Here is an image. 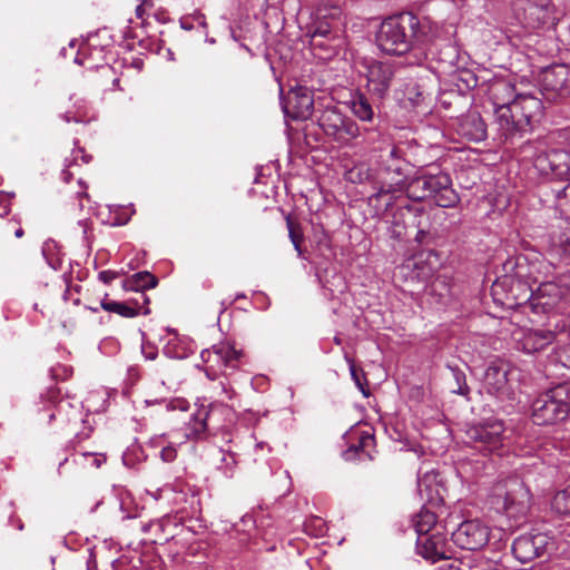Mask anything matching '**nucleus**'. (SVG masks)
Segmentation results:
<instances>
[{"label": "nucleus", "instance_id": "f257e3e1", "mask_svg": "<svg viewBox=\"0 0 570 570\" xmlns=\"http://www.w3.org/2000/svg\"><path fill=\"white\" fill-rule=\"evenodd\" d=\"M436 37L435 27L421 20L412 12L404 11L384 19L376 35L377 47L391 56H403L424 48Z\"/></svg>", "mask_w": 570, "mask_h": 570}, {"label": "nucleus", "instance_id": "f03ea898", "mask_svg": "<svg viewBox=\"0 0 570 570\" xmlns=\"http://www.w3.org/2000/svg\"><path fill=\"white\" fill-rule=\"evenodd\" d=\"M409 164L402 158L399 147L393 146L387 154L381 156L380 176L381 186L376 193L370 196L368 203L383 213L392 207L397 199L396 194L406 186V170Z\"/></svg>", "mask_w": 570, "mask_h": 570}, {"label": "nucleus", "instance_id": "7ed1b4c3", "mask_svg": "<svg viewBox=\"0 0 570 570\" xmlns=\"http://www.w3.org/2000/svg\"><path fill=\"white\" fill-rule=\"evenodd\" d=\"M543 114L542 101L532 95H518L510 109H503L501 114V127L499 129L503 142L513 144L517 138L532 130V124L538 121Z\"/></svg>", "mask_w": 570, "mask_h": 570}, {"label": "nucleus", "instance_id": "20e7f679", "mask_svg": "<svg viewBox=\"0 0 570 570\" xmlns=\"http://www.w3.org/2000/svg\"><path fill=\"white\" fill-rule=\"evenodd\" d=\"M404 190L409 199L422 202L434 198L436 205L443 208H453L460 202L452 188L451 177L442 171L416 176L406 184Z\"/></svg>", "mask_w": 570, "mask_h": 570}, {"label": "nucleus", "instance_id": "39448f33", "mask_svg": "<svg viewBox=\"0 0 570 570\" xmlns=\"http://www.w3.org/2000/svg\"><path fill=\"white\" fill-rule=\"evenodd\" d=\"M492 504L510 515H523L531 507L532 495L524 481L512 475L497 482L492 488Z\"/></svg>", "mask_w": 570, "mask_h": 570}, {"label": "nucleus", "instance_id": "423d86ee", "mask_svg": "<svg viewBox=\"0 0 570 570\" xmlns=\"http://www.w3.org/2000/svg\"><path fill=\"white\" fill-rule=\"evenodd\" d=\"M523 158L531 159L537 170L544 176L562 177L570 169V154L562 149H549L543 140H528L519 147Z\"/></svg>", "mask_w": 570, "mask_h": 570}, {"label": "nucleus", "instance_id": "0eeeda50", "mask_svg": "<svg viewBox=\"0 0 570 570\" xmlns=\"http://www.w3.org/2000/svg\"><path fill=\"white\" fill-rule=\"evenodd\" d=\"M511 292L515 305L529 302L532 307H542L543 311L553 308L563 299L557 278L541 283L535 291L529 288L527 284L520 279L512 281Z\"/></svg>", "mask_w": 570, "mask_h": 570}, {"label": "nucleus", "instance_id": "6e6552de", "mask_svg": "<svg viewBox=\"0 0 570 570\" xmlns=\"http://www.w3.org/2000/svg\"><path fill=\"white\" fill-rule=\"evenodd\" d=\"M242 356L243 353L228 343L216 344L200 354L205 374L210 380H216L219 375L227 377L234 373L239 367Z\"/></svg>", "mask_w": 570, "mask_h": 570}, {"label": "nucleus", "instance_id": "1a4fd4ad", "mask_svg": "<svg viewBox=\"0 0 570 570\" xmlns=\"http://www.w3.org/2000/svg\"><path fill=\"white\" fill-rule=\"evenodd\" d=\"M505 429L500 420H488L478 425L470 426L466 434V443L483 453H491L503 445Z\"/></svg>", "mask_w": 570, "mask_h": 570}, {"label": "nucleus", "instance_id": "9d476101", "mask_svg": "<svg viewBox=\"0 0 570 570\" xmlns=\"http://www.w3.org/2000/svg\"><path fill=\"white\" fill-rule=\"evenodd\" d=\"M554 549V542L547 533H525L518 537L512 544V553L521 563H529L543 558Z\"/></svg>", "mask_w": 570, "mask_h": 570}, {"label": "nucleus", "instance_id": "9b49d317", "mask_svg": "<svg viewBox=\"0 0 570 570\" xmlns=\"http://www.w3.org/2000/svg\"><path fill=\"white\" fill-rule=\"evenodd\" d=\"M318 125L327 136L338 142L346 144L360 136L357 124L335 108L325 109L318 119Z\"/></svg>", "mask_w": 570, "mask_h": 570}, {"label": "nucleus", "instance_id": "f8f14e48", "mask_svg": "<svg viewBox=\"0 0 570 570\" xmlns=\"http://www.w3.org/2000/svg\"><path fill=\"white\" fill-rule=\"evenodd\" d=\"M541 90L547 99L570 96V65H554L542 71Z\"/></svg>", "mask_w": 570, "mask_h": 570}, {"label": "nucleus", "instance_id": "ddd939ff", "mask_svg": "<svg viewBox=\"0 0 570 570\" xmlns=\"http://www.w3.org/2000/svg\"><path fill=\"white\" fill-rule=\"evenodd\" d=\"M285 115L293 120H307L314 110V94L305 86L292 88L283 101Z\"/></svg>", "mask_w": 570, "mask_h": 570}, {"label": "nucleus", "instance_id": "4468645a", "mask_svg": "<svg viewBox=\"0 0 570 570\" xmlns=\"http://www.w3.org/2000/svg\"><path fill=\"white\" fill-rule=\"evenodd\" d=\"M568 415L562 402L557 401L553 389L540 395L532 403V419L538 425L553 424Z\"/></svg>", "mask_w": 570, "mask_h": 570}, {"label": "nucleus", "instance_id": "2eb2a0df", "mask_svg": "<svg viewBox=\"0 0 570 570\" xmlns=\"http://www.w3.org/2000/svg\"><path fill=\"white\" fill-rule=\"evenodd\" d=\"M489 534L490 531L485 524L479 520H468L452 532V540L461 549L479 550L489 541Z\"/></svg>", "mask_w": 570, "mask_h": 570}, {"label": "nucleus", "instance_id": "dca6fc26", "mask_svg": "<svg viewBox=\"0 0 570 570\" xmlns=\"http://www.w3.org/2000/svg\"><path fill=\"white\" fill-rule=\"evenodd\" d=\"M366 88L377 99H383L391 87L394 78L392 65L382 61H372L366 67Z\"/></svg>", "mask_w": 570, "mask_h": 570}, {"label": "nucleus", "instance_id": "f3484780", "mask_svg": "<svg viewBox=\"0 0 570 570\" xmlns=\"http://www.w3.org/2000/svg\"><path fill=\"white\" fill-rule=\"evenodd\" d=\"M566 327V324L561 326L556 324V330L529 328L522 331L518 338V347L529 354L541 352L551 345L557 340V333L564 332Z\"/></svg>", "mask_w": 570, "mask_h": 570}, {"label": "nucleus", "instance_id": "a211bd4d", "mask_svg": "<svg viewBox=\"0 0 570 570\" xmlns=\"http://www.w3.org/2000/svg\"><path fill=\"white\" fill-rule=\"evenodd\" d=\"M446 546V538L441 531L421 534L416 540L417 553L432 562L448 558Z\"/></svg>", "mask_w": 570, "mask_h": 570}, {"label": "nucleus", "instance_id": "6ab92c4d", "mask_svg": "<svg viewBox=\"0 0 570 570\" xmlns=\"http://www.w3.org/2000/svg\"><path fill=\"white\" fill-rule=\"evenodd\" d=\"M490 99L494 106V112L499 128L501 127V114L503 109H510V104L518 98L514 86L505 80L494 81L489 88Z\"/></svg>", "mask_w": 570, "mask_h": 570}, {"label": "nucleus", "instance_id": "aec40b11", "mask_svg": "<svg viewBox=\"0 0 570 570\" xmlns=\"http://www.w3.org/2000/svg\"><path fill=\"white\" fill-rule=\"evenodd\" d=\"M458 134L469 140L479 142L487 138L488 129L481 115L476 111H469L458 120Z\"/></svg>", "mask_w": 570, "mask_h": 570}, {"label": "nucleus", "instance_id": "412c9836", "mask_svg": "<svg viewBox=\"0 0 570 570\" xmlns=\"http://www.w3.org/2000/svg\"><path fill=\"white\" fill-rule=\"evenodd\" d=\"M484 389L493 395H503L508 389V366L501 361L489 364L483 377Z\"/></svg>", "mask_w": 570, "mask_h": 570}, {"label": "nucleus", "instance_id": "4be33fe9", "mask_svg": "<svg viewBox=\"0 0 570 570\" xmlns=\"http://www.w3.org/2000/svg\"><path fill=\"white\" fill-rule=\"evenodd\" d=\"M338 21L334 18H317L309 27L306 36L309 38V45H320L322 37H340Z\"/></svg>", "mask_w": 570, "mask_h": 570}, {"label": "nucleus", "instance_id": "5701e85b", "mask_svg": "<svg viewBox=\"0 0 570 570\" xmlns=\"http://www.w3.org/2000/svg\"><path fill=\"white\" fill-rule=\"evenodd\" d=\"M158 279L149 272H139L124 281L122 287L126 291L140 292L144 303H148V298L145 296L144 291L153 288L157 285Z\"/></svg>", "mask_w": 570, "mask_h": 570}, {"label": "nucleus", "instance_id": "b1692460", "mask_svg": "<svg viewBox=\"0 0 570 570\" xmlns=\"http://www.w3.org/2000/svg\"><path fill=\"white\" fill-rule=\"evenodd\" d=\"M213 415L214 413L205 407L197 410L188 423L190 435L197 439L203 438L210 430Z\"/></svg>", "mask_w": 570, "mask_h": 570}, {"label": "nucleus", "instance_id": "393cba45", "mask_svg": "<svg viewBox=\"0 0 570 570\" xmlns=\"http://www.w3.org/2000/svg\"><path fill=\"white\" fill-rule=\"evenodd\" d=\"M436 522L438 518L436 514L428 509L426 507H423L414 517H413V527L419 535H423L426 533H431V531H438L436 530Z\"/></svg>", "mask_w": 570, "mask_h": 570}, {"label": "nucleus", "instance_id": "a878e982", "mask_svg": "<svg viewBox=\"0 0 570 570\" xmlns=\"http://www.w3.org/2000/svg\"><path fill=\"white\" fill-rule=\"evenodd\" d=\"M353 115L361 121H372L374 118V108L370 99L363 92H356L351 101Z\"/></svg>", "mask_w": 570, "mask_h": 570}, {"label": "nucleus", "instance_id": "bb28decb", "mask_svg": "<svg viewBox=\"0 0 570 570\" xmlns=\"http://www.w3.org/2000/svg\"><path fill=\"white\" fill-rule=\"evenodd\" d=\"M100 307L107 312L116 313L122 317L131 318L139 314L140 306L138 305V301H135L134 305H130L125 302H115L107 301L104 298L100 302Z\"/></svg>", "mask_w": 570, "mask_h": 570}, {"label": "nucleus", "instance_id": "cd10ccee", "mask_svg": "<svg viewBox=\"0 0 570 570\" xmlns=\"http://www.w3.org/2000/svg\"><path fill=\"white\" fill-rule=\"evenodd\" d=\"M320 45H309L315 56L320 58H328L333 55H336L338 47L342 45L341 37H322L318 39Z\"/></svg>", "mask_w": 570, "mask_h": 570}, {"label": "nucleus", "instance_id": "c85d7f7f", "mask_svg": "<svg viewBox=\"0 0 570 570\" xmlns=\"http://www.w3.org/2000/svg\"><path fill=\"white\" fill-rule=\"evenodd\" d=\"M286 226L288 229L289 239L297 252L299 257H304L302 243L304 242V233L299 223H296L292 219L291 215L286 216Z\"/></svg>", "mask_w": 570, "mask_h": 570}, {"label": "nucleus", "instance_id": "c756f323", "mask_svg": "<svg viewBox=\"0 0 570 570\" xmlns=\"http://www.w3.org/2000/svg\"><path fill=\"white\" fill-rule=\"evenodd\" d=\"M551 508L558 514L570 515V484L553 495Z\"/></svg>", "mask_w": 570, "mask_h": 570}, {"label": "nucleus", "instance_id": "7c9ffc66", "mask_svg": "<svg viewBox=\"0 0 570 570\" xmlns=\"http://www.w3.org/2000/svg\"><path fill=\"white\" fill-rule=\"evenodd\" d=\"M345 358L348 363L350 373H351V376H352L355 385L358 387V390L362 392V394L364 396H368L370 390H368V383L366 380L365 372L362 368L356 366L353 358H351L348 356H345Z\"/></svg>", "mask_w": 570, "mask_h": 570}, {"label": "nucleus", "instance_id": "2f4dec72", "mask_svg": "<svg viewBox=\"0 0 570 570\" xmlns=\"http://www.w3.org/2000/svg\"><path fill=\"white\" fill-rule=\"evenodd\" d=\"M558 402H562L566 411L570 412V381L558 384L552 387Z\"/></svg>", "mask_w": 570, "mask_h": 570}, {"label": "nucleus", "instance_id": "473e14b6", "mask_svg": "<svg viewBox=\"0 0 570 570\" xmlns=\"http://www.w3.org/2000/svg\"><path fill=\"white\" fill-rule=\"evenodd\" d=\"M214 393L222 403L232 400L234 396V390L228 381H220Z\"/></svg>", "mask_w": 570, "mask_h": 570}, {"label": "nucleus", "instance_id": "72a5a7b5", "mask_svg": "<svg viewBox=\"0 0 570 570\" xmlns=\"http://www.w3.org/2000/svg\"><path fill=\"white\" fill-rule=\"evenodd\" d=\"M374 443H375V439L373 435L371 434H365V435H362L358 440V444L357 445H353L348 449V452L351 451H355V452H358L361 451L362 453H366V455L371 459V454L370 452L367 451L370 448L374 446Z\"/></svg>", "mask_w": 570, "mask_h": 570}, {"label": "nucleus", "instance_id": "f704fd0d", "mask_svg": "<svg viewBox=\"0 0 570 570\" xmlns=\"http://www.w3.org/2000/svg\"><path fill=\"white\" fill-rule=\"evenodd\" d=\"M452 372L456 383V387H454L452 391L460 395H466L469 393V386L466 384L464 373L459 370H452Z\"/></svg>", "mask_w": 570, "mask_h": 570}, {"label": "nucleus", "instance_id": "c9c22d12", "mask_svg": "<svg viewBox=\"0 0 570 570\" xmlns=\"http://www.w3.org/2000/svg\"><path fill=\"white\" fill-rule=\"evenodd\" d=\"M563 299L570 301V272L563 273L557 277Z\"/></svg>", "mask_w": 570, "mask_h": 570}, {"label": "nucleus", "instance_id": "e433bc0d", "mask_svg": "<svg viewBox=\"0 0 570 570\" xmlns=\"http://www.w3.org/2000/svg\"><path fill=\"white\" fill-rule=\"evenodd\" d=\"M458 78H459V80H461L465 85L466 89L474 88L478 85V78L470 70H461V71H459Z\"/></svg>", "mask_w": 570, "mask_h": 570}, {"label": "nucleus", "instance_id": "4c0bfd02", "mask_svg": "<svg viewBox=\"0 0 570 570\" xmlns=\"http://www.w3.org/2000/svg\"><path fill=\"white\" fill-rule=\"evenodd\" d=\"M569 195H570V185L566 186L564 188L559 190L557 194V200H558L557 206L560 209V212L568 217H570V210H568L566 208V204L563 203V200L567 199Z\"/></svg>", "mask_w": 570, "mask_h": 570}, {"label": "nucleus", "instance_id": "58836bf2", "mask_svg": "<svg viewBox=\"0 0 570 570\" xmlns=\"http://www.w3.org/2000/svg\"><path fill=\"white\" fill-rule=\"evenodd\" d=\"M558 358L566 366L570 368V338L558 348Z\"/></svg>", "mask_w": 570, "mask_h": 570}, {"label": "nucleus", "instance_id": "ea45409f", "mask_svg": "<svg viewBox=\"0 0 570 570\" xmlns=\"http://www.w3.org/2000/svg\"><path fill=\"white\" fill-rule=\"evenodd\" d=\"M407 95V99L413 106H419L424 100L423 92L419 90V86L416 85L409 89Z\"/></svg>", "mask_w": 570, "mask_h": 570}, {"label": "nucleus", "instance_id": "a19ab883", "mask_svg": "<svg viewBox=\"0 0 570 570\" xmlns=\"http://www.w3.org/2000/svg\"><path fill=\"white\" fill-rule=\"evenodd\" d=\"M222 461L225 463L227 470L232 471L237 464L236 454L227 451L226 453L222 452Z\"/></svg>", "mask_w": 570, "mask_h": 570}, {"label": "nucleus", "instance_id": "79ce46f5", "mask_svg": "<svg viewBox=\"0 0 570 570\" xmlns=\"http://www.w3.org/2000/svg\"><path fill=\"white\" fill-rule=\"evenodd\" d=\"M68 406H70L69 401L60 400L55 406L56 411L50 414V420H55L57 416L62 417Z\"/></svg>", "mask_w": 570, "mask_h": 570}, {"label": "nucleus", "instance_id": "37998d69", "mask_svg": "<svg viewBox=\"0 0 570 570\" xmlns=\"http://www.w3.org/2000/svg\"><path fill=\"white\" fill-rule=\"evenodd\" d=\"M10 210V197L4 191H0V216L8 214Z\"/></svg>", "mask_w": 570, "mask_h": 570}, {"label": "nucleus", "instance_id": "c03bdc74", "mask_svg": "<svg viewBox=\"0 0 570 570\" xmlns=\"http://www.w3.org/2000/svg\"><path fill=\"white\" fill-rule=\"evenodd\" d=\"M118 273L114 271H101L98 274L99 281H101L105 284H110L112 281H115L118 277Z\"/></svg>", "mask_w": 570, "mask_h": 570}, {"label": "nucleus", "instance_id": "a18cd8bd", "mask_svg": "<svg viewBox=\"0 0 570 570\" xmlns=\"http://www.w3.org/2000/svg\"><path fill=\"white\" fill-rule=\"evenodd\" d=\"M78 226L81 228V236L85 240L90 239L91 223L88 219H81L78 222Z\"/></svg>", "mask_w": 570, "mask_h": 570}, {"label": "nucleus", "instance_id": "49530a36", "mask_svg": "<svg viewBox=\"0 0 570 570\" xmlns=\"http://www.w3.org/2000/svg\"><path fill=\"white\" fill-rule=\"evenodd\" d=\"M176 449L173 446H166L161 450L160 456L165 462H171L176 458Z\"/></svg>", "mask_w": 570, "mask_h": 570}, {"label": "nucleus", "instance_id": "de8ad7c7", "mask_svg": "<svg viewBox=\"0 0 570 570\" xmlns=\"http://www.w3.org/2000/svg\"><path fill=\"white\" fill-rule=\"evenodd\" d=\"M558 246L562 250V253L567 256H570V237L567 235H561L559 237Z\"/></svg>", "mask_w": 570, "mask_h": 570}, {"label": "nucleus", "instance_id": "09e8293b", "mask_svg": "<svg viewBox=\"0 0 570 570\" xmlns=\"http://www.w3.org/2000/svg\"><path fill=\"white\" fill-rule=\"evenodd\" d=\"M63 119L67 122H70V121L80 122V121H83V115L80 111L72 112V111L68 110L63 114Z\"/></svg>", "mask_w": 570, "mask_h": 570}, {"label": "nucleus", "instance_id": "8fccbe9b", "mask_svg": "<svg viewBox=\"0 0 570 570\" xmlns=\"http://www.w3.org/2000/svg\"><path fill=\"white\" fill-rule=\"evenodd\" d=\"M417 227H419V230L415 235V240L420 244L424 243L425 239L429 237V232L425 230L423 227H422V224L421 222L417 223Z\"/></svg>", "mask_w": 570, "mask_h": 570}, {"label": "nucleus", "instance_id": "3c124183", "mask_svg": "<svg viewBox=\"0 0 570 570\" xmlns=\"http://www.w3.org/2000/svg\"><path fill=\"white\" fill-rule=\"evenodd\" d=\"M407 213L413 214L414 216L422 215L424 213L423 207L413 206V205H404L402 206Z\"/></svg>", "mask_w": 570, "mask_h": 570}, {"label": "nucleus", "instance_id": "603ef678", "mask_svg": "<svg viewBox=\"0 0 570 570\" xmlns=\"http://www.w3.org/2000/svg\"><path fill=\"white\" fill-rule=\"evenodd\" d=\"M80 155L81 159H82V163L83 164H88L90 160H91V156L90 155H87L85 154V151L82 149H77L75 151V155H73V160L77 161L78 159V156Z\"/></svg>", "mask_w": 570, "mask_h": 570}, {"label": "nucleus", "instance_id": "864d4df0", "mask_svg": "<svg viewBox=\"0 0 570 570\" xmlns=\"http://www.w3.org/2000/svg\"><path fill=\"white\" fill-rule=\"evenodd\" d=\"M440 570H465V564L461 563V566H458V564L451 563V564H448L446 567L441 568Z\"/></svg>", "mask_w": 570, "mask_h": 570}, {"label": "nucleus", "instance_id": "5fc2aeb1", "mask_svg": "<svg viewBox=\"0 0 570 570\" xmlns=\"http://www.w3.org/2000/svg\"><path fill=\"white\" fill-rule=\"evenodd\" d=\"M78 198H79V206L80 208L83 207V199H89V195L87 194V191L82 190V191H79L78 193Z\"/></svg>", "mask_w": 570, "mask_h": 570}, {"label": "nucleus", "instance_id": "6e6d98bb", "mask_svg": "<svg viewBox=\"0 0 570 570\" xmlns=\"http://www.w3.org/2000/svg\"><path fill=\"white\" fill-rule=\"evenodd\" d=\"M264 449H266L267 452H271V448L267 445V444H264V443H257L255 445V453H257L258 451H264Z\"/></svg>", "mask_w": 570, "mask_h": 570}, {"label": "nucleus", "instance_id": "4d7b16f0", "mask_svg": "<svg viewBox=\"0 0 570 570\" xmlns=\"http://www.w3.org/2000/svg\"><path fill=\"white\" fill-rule=\"evenodd\" d=\"M61 176H62V179H63L66 183H68V181H69V179L71 178L72 174H71L69 170H66V169H65V170H62Z\"/></svg>", "mask_w": 570, "mask_h": 570}, {"label": "nucleus", "instance_id": "13d9d810", "mask_svg": "<svg viewBox=\"0 0 570 570\" xmlns=\"http://www.w3.org/2000/svg\"><path fill=\"white\" fill-rule=\"evenodd\" d=\"M428 488L426 485V481H425V478L424 479H420L419 480V483H417V488H419V492L422 493L423 492V488Z\"/></svg>", "mask_w": 570, "mask_h": 570}, {"label": "nucleus", "instance_id": "bf43d9fd", "mask_svg": "<svg viewBox=\"0 0 570 570\" xmlns=\"http://www.w3.org/2000/svg\"><path fill=\"white\" fill-rule=\"evenodd\" d=\"M23 235H24V232H23V229H22L21 227L17 228V229L14 230V236H16L17 238H21Z\"/></svg>", "mask_w": 570, "mask_h": 570}, {"label": "nucleus", "instance_id": "052dcab7", "mask_svg": "<svg viewBox=\"0 0 570 570\" xmlns=\"http://www.w3.org/2000/svg\"><path fill=\"white\" fill-rule=\"evenodd\" d=\"M132 65H134L137 69H141V67H142V60H140V59H136V60H134Z\"/></svg>", "mask_w": 570, "mask_h": 570}, {"label": "nucleus", "instance_id": "680f3d73", "mask_svg": "<svg viewBox=\"0 0 570 570\" xmlns=\"http://www.w3.org/2000/svg\"><path fill=\"white\" fill-rule=\"evenodd\" d=\"M500 287V284L495 283L493 286H492V291L494 294H497V291L498 288Z\"/></svg>", "mask_w": 570, "mask_h": 570}, {"label": "nucleus", "instance_id": "e2e57ef3", "mask_svg": "<svg viewBox=\"0 0 570 570\" xmlns=\"http://www.w3.org/2000/svg\"><path fill=\"white\" fill-rule=\"evenodd\" d=\"M67 461H68V459H67V458H65V459L59 463V469H60V468H61V465H62L63 463H66Z\"/></svg>", "mask_w": 570, "mask_h": 570}, {"label": "nucleus", "instance_id": "0e129e2a", "mask_svg": "<svg viewBox=\"0 0 570 570\" xmlns=\"http://www.w3.org/2000/svg\"><path fill=\"white\" fill-rule=\"evenodd\" d=\"M89 309L92 311V312H97L98 311V308L95 307V306L89 307Z\"/></svg>", "mask_w": 570, "mask_h": 570}, {"label": "nucleus", "instance_id": "69168bd1", "mask_svg": "<svg viewBox=\"0 0 570 570\" xmlns=\"http://www.w3.org/2000/svg\"><path fill=\"white\" fill-rule=\"evenodd\" d=\"M530 10H537V7L535 6H531Z\"/></svg>", "mask_w": 570, "mask_h": 570}]
</instances>
